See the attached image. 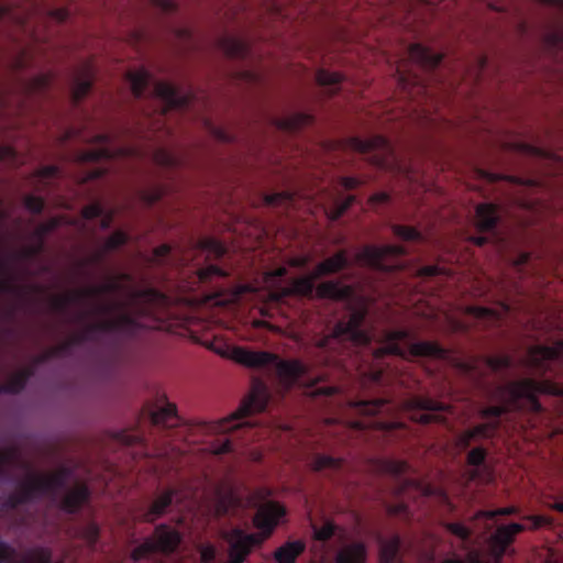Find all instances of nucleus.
Masks as SVG:
<instances>
[{
    "label": "nucleus",
    "instance_id": "f257e3e1",
    "mask_svg": "<svg viewBox=\"0 0 563 563\" xmlns=\"http://www.w3.org/2000/svg\"><path fill=\"white\" fill-rule=\"evenodd\" d=\"M539 394L563 396V386L549 379L539 382L533 378H523L498 385L493 393V397L500 400V404L483 407L479 410V417L483 419H500L521 399L528 401L532 411L541 412L542 405L538 399Z\"/></svg>",
    "mask_w": 563,
    "mask_h": 563
},
{
    "label": "nucleus",
    "instance_id": "f03ea898",
    "mask_svg": "<svg viewBox=\"0 0 563 563\" xmlns=\"http://www.w3.org/2000/svg\"><path fill=\"white\" fill-rule=\"evenodd\" d=\"M269 401V393L266 385L260 380L252 384L250 394L242 400L239 408L228 418L218 421H201L197 427L207 434H224L232 432L234 434L244 431L245 441H253L256 437L255 423L246 420L251 415L262 412L266 409Z\"/></svg>",
    "mask_w": 563,
    "mask_h": 563
},
{
    "label": "nucleus",
    "instance_id": "7ed1b4c3",
    "mask_svg": "<svg viewBox=\"0 0 563 563\" xmlns=\"http://www.w3.org/2000/svg\"><path fill=\"white\" fill-rule=\"evenodd\" d=\"M73 474V468L65 465L47 475L33 474L44 496L49 497L68 515L78 514L90 498V489L86 483L76 482L73 487L67 486Z\"/></svg>",
    "mask_w": 563,
    "mask_h": 563
},
{
    "label": "nucleus",
    "instance_id": "20e7f679",
    "mask_svg": "<svg viewBox=\"0 0 563 563\" xmlns=\"http://www.w3.org/2000/svg\"><path fill=\"white\" fill-rule=\"evenodd\" d=\"M284 515V507L277 503L272 501L261 506L253 519L254 526L261 531L260 534L246 533L240 528H234L224 534V539L229 543V556L245 561L252 550L261 545L273 533Z\"/></svg>",
    "mask_w": 563,
    "mask_h": 563
},
{
    "label": "nucleus",
    "instance_id": "39448f33",
    "mask_svg": "<svg viewBox=\"0 0 563 563\" xmlns=\"http://www.w3.org/2000/svg\"><path fill=\"white\" fill-rule=\"evenodd\" d=\"M382 346L373 351L375 360L386 355H395L401 358L408 357H432L445 358L448 351L437 342L413 341V334L409 329L385 330L380 336Z\"/></svg>",
    "mask_w": 563,
    "mask_h": 563
},
{
    "label": "nucleus",
    "instance_id": "423d86ee",
    "mask_svg": "<svg viewBox=\"0 0 563 563\" xmlns=\"http://www.w3.org/2000/svg\"><path fill=\"white\" fill-rule=\"evenodd\" d=\"M232 358L249 368L269 367L278 382L286 390L290 389L305 374L306 368L298 360H282L277 354L266 351H252L245 347H235Z\"/></svg>",
    "mask_w": 563,
    "mask_h": 563
},
{
    "label": "nucleus",
    "instance_id": "0eeeda50",
    "mask_svg": "<svg viewBox=\"0 0 563 563\" xmlns=\"http://www.w3.org/2000/svg\"><path fill=\"white\" fill-rule=\"evenodd\" d=\"M367 310L354 307L343 316L334 325L332 332L320 338L317 345L327 351H338L340 346H367L373 335L364 328Z\"/></svg>",
    "mask_w": 563,
    "mask_h": 563
},
{
    "label": "nucleus",
    "instance_id": "6e6552de",
    "mask_svg": "<svg viewBox=\"0 0 563 563\" xmlns=\"http://www.w3.org/2000/svg\"><path fill=\"white\" fill-rule=\"evenodd\" d=\"M318 278L314 277V271L309 275L291 278L288 283V294L308 299L317 297L332 300H347L352 296V288L338 280H328L316 286Z\"/></svg>",
    "mask_w": 563,
    "mask_h": 563
},
{
    "label": "nucleus",
    "instance_id": "1a4fd4ad",
    "mask_svg": "<svg viewBox=\"0 0 563 563\" xmlns=\"http://www.w3.org/2000/svg\"><path fill=\"white\" fill-rule=\"evenodd\" d=\"M181 542L180 532L166 525L156 526L152 537L146 538L140 545L135 547L131 552V560L140 562L147 559L152 554H172Z\"/></svg>",
    "mask_w": 563,
    "mask_h": 563
},
{
    "label": "nucleus",
    "instance_id": "9d476101",
    "mask_svg": "<svg viewBox=\"0 0 563 563\" xmlns=\"http://www.w3.org/2000/svg\"><path fill=\"white\" fill-rule=\"evenodd\" d=\"M402 245H365L355 256L356 262L373 269L389 273L404 268L401 257L406 254Z\"/></svg>",
    "mask_w": 563,
    "mask_h": 563
},
{
    "label": "nucleus",
    "instance_id": "9b49d317",
    "mask_svg": "<svg viewBox=\"0 0 563 563\" xmlns=\"http://www.w3.org/2000/svg\"><path fill=\"white\" fill-rule=\"evenodd\" d=\"M555 362H563V340L553 345H533L528 350L525 358L526 365L537 375L543 376L552 372Z\"/></svg>",
    "mask_w": 563,
    "mask_h": 563
},
{
    "label": "nucleus",
    "instance_id": "f8f14e48",
    "mask_svg": "<svg viewBox=\"0 0 563 563\" xmlns=\"http://www.w3.org/2000/svg\"><path fill=\"white\" fill-rule=\"evenodd\" d=\"M184 498L181 487L166 488L148 506L141 508L137 517L142 522L153 523L165 516L172 506L179 505Z\"/></svg>",
    "mask_w": 563,
    "mask_h": 563
},
{
    "label": "nucleus",
    "instance_id": "ddd939ff",
    "mask_svg": "<svg viewBox=\"0 0 563 563\" xmlns=\"http://www.w3.org/2000/svg\"><path fill=\"white\" fill-rule=\"evenodd\" d=\"M350 146L353 151L361 154H372L369 158L372 164L379 168H386L389 164L388 158L393 154V148L389 141L382 136L375 135L369 139L351 137Z\"/></svg>",
    "mask_w": 563,
    "mask_h": 563
},
{
    "label": "nucleus",
    "instance_id": "4468645a",
    "mask_svg": "<svg viewBox=\"0 0 563 563\" xmlns=\"http://www.w3.org/2000/svg\"><path fill=\"white\" fill-rule=\"evenodd\" d=\"M142 330L141 323L128 313L114 318H107L88 325L90 334L93 332L117 333L124 339H135Z\"/></svg>",
    "mask_w": 563,
    "mask_h": 563
},
{
    "label": "nucleus",
    "instance_id": "2eb2a0df",
    "mask_svg": "<svg viewBox=\"0 0 563 563\" xmlns=\"http://www.w3.org/2000/svg\"><path fill=\"white\" fill-rule=\"evenodd\" d=\"M355 413L362 418L352 422V428L355 430L366 429H391L389 423L380 422L373 419L374 416L384 412L388 408V402L384 399L364 400L353 405Z\"/></svg>",
    "mask_w": 563,
    "mask_h": 563
},
{
    "label": "nucleus",
    "instance_id": "dca6fc26",
    "mask_svg": "<svg viewBox=\"0 0 563 563\" xmlns=\"http://www.w3.org/2000/svg\"><path fill=\"white\" fill-rule=\"evenodd\" d=\"M410 408L418 410L413 419L422 424L442 421L441 413L446 410V405L429 397L417 396L409 401Z\"/></svg>",
    "mask_w": 563,
    "mask_h": 563
},
{
    "label": "nucleus",
    "instance_id": "f3484780",
    "mask_svg": "<svg viewBox=\"0 0 563 563\" xmlns=\"http://www.w3.org/2000/svg\"><path fill=\"white\" fill-rule=\"evenodd\" d=\"M525 530L526 527L517 522L497 527L489 539L495 558L500 560L506 554L509 545L515 541L516 536Z\"/></svg>",
    "mask_w": 563,
    "mask_h": 563
},
{
    "label": "nucleus",
    "instance_id": "a211bd4d",
    "mask_svg": "<svg viewBox=\"0 0 563 563\" xmlns=\"http://www.w3.org/2000/svg\"><path fill=\"white\" fill-rule=\"evenodd\" d=\"M150 419L153 426L172 429L181 423L175 404L167 401L163 395L157 399L155 408L150 409Z\"/></svg>",
    "mask_w": 563,
    "mask_h": 563
},
{
    "label": "nucleus",
    "instance_id": "6ab92c4d",
    "mask_svg": "<svg viewBox=\"0 0 563 563\" xmlns=\"http://www.w3.org/2000/svg\"><path fill=\"white\" fill-rule=\"evenodd\" d=\"M153 93L163 102L164 111L186 109L190 102L188 95L180 93L174 85L166 81H156L153 86Z\"/></svg>",
    "mask_w": 563,
    "mask_h": 563
},
{
    "label": "nucleus",
    "instance_id": "aec40b11",
    "mask_svg": "<svg viewBox=\"0 0 563 563\" xmlns=\"http://www.w3.org/2000/svg\"><path fill=\"white\" fill-rule=\"evenodd\" d=\"M41 487L37 485V482L33 474H31L26 481L22 482L16 492L12 493L8 497V505L11 508H16L18 506L31 503L40 497H43Z\"/></svg>",
    "mask_w": 563,
    "mask_h": 563
},
{
    "label": "nucleus",
    "instance_id": "412c9836",
    "mask_svg": "<svg viewBox=\"0 0 563 563\" xmlns=\"http://www.w3.org/2000/svg\"><path fill=\"white\" fill-rule=\"evenodd\" d=\"M350 258L346 251L341 250L334 255L320 262L314 268V277H322L332 274H336L347 267H350Z\"/></svg>",
    "mask_w": 563,
    "mask_h": 563
},
{
    "label": "nucleus",
    "instance_id": "4be33fe9",
    "mask_svg": "<svg viewBox=\"0 0 563 563\" xmlns=\"http://www.w3.org/2000/svg\"><path fill=\"white\" fill-rule=\"evenodd\" d=\"M411 60L426 69L437 68L443 60V55L432 52L421 44H412L408 51Z\"/></svg>",
    "mask_w": 563,
    "mask_h": 563
},
{
    "label": "nucleus",
    "instance_id": "5701e85b",
    "mask_svg": "<svg viewBox=\"0 0 563 563\" xmlns=\"http://www.w3.org/2000/svg\"><path fill=\"white\" fill-rule=\"evenodd\" d=\"M477 225L481 232H493L498 223V208L494 203H481L476 208Z\"/></svg>",
    "mask_w": 563,
    "mask_h": 563
},
{
    "label": "nucleus",
    "instance_id": "b1692460",
    "mask_svg": "<svg viewBox=\"0 0 563 563\" xmlns=\"http://www.w3.org/2000/svg\"><path fill=\"white\" fill-rule=\"evenodd\" d=\"M312 121V115L305 112H296L283 118H275L274 124L278 130L296 132L307 125H310Z\"/></svg>",
    "mask_w": 563,
    "mask_h": 563
},
{
    "label": "nucleus",
    "instance_id": "393cba45",
    "mask_svg": "<svg viewBox=\"0 0 563 563\" xmlns=\"http://www.w3.org/2000/svg\"><path fill=\"white\" fill-rule=\"evenodd\" d=\"M305 550L306 543L302 540L287 541L275 550L274 559L277 563H296Z\"/></svg>",
    "mask_w": 563,
    "mask_h": 563
},
{
    "label": "nucleus",
    "instance_id": "a878e982",
    "mask_svg": "<svg viewBox=\"0 0 563 563\" xmlns=\"http://www.w3.org/2000/svg\"><path fill=\"white\" fill-rule=\"evenodd\" d=\"M366 547L362 542H353L343 547L335 556L336 563H364L366 560Z\"/></svg>",
    "mask_w": 563,
    "mask_h": 563
},
{
    "label": "nucleus",
    "instance_id": "bb28decb",
    "mask_svg": "<svg viewBox=\"0 0 563 563\" xmlns=\"http://www.w3.org/2000/svg\"><path fill=\"white\" fill-rule=\"evenodd\" d=\"M401 540L395 534L389 539L379 540V563H401L399 560V550Z\"/></svg>",
    "mask_w": 563,
    "mask_h": 563
},
{
    "label": "nucleus",
    "instance_id": "cd10ccee",
    "mask_svg": "<svg viewBox=\"0 0 563 563\" xmlns=\"http://www.w3.org/2000/svg\"><path fill=\"white\" fill-rule=\"evenodd\" d=\"M34 369L25 367L10 376V378L0 387V391L4 394H19L21 393L29 379L33 376Z\"/></svg>",
    "mask_w": 563,
    "mask_h": 563
},
{
    "label": "nucleus",
    "instance_id": "c85d7f7f",
    "mask_svg": "<svg viewBox=\"0 0 563 563\" xmlns=\"http://www.w3.org/2000/svg\"><path fill=\"white\" fill-rule=\"evenodd\" d=\"M224 54L231 58H246L251 52L250 45L242 38L224 36L220 42Z\"/></svg>",
    "mask_w": 563,
    "mask_h": 563
},
{
    "label": "nucleus",
    "instance_id": "c756f323",
    "mask_svg": "<svg viewBox=\"0 0 563 563\" xmlns=\"http://www.w3.org/2000/svg\"><path fill=\"white\" fill-rule=\"evenodd\" d=\"M93 74L90 66H86L84 74L76 77L71 87V97L75 103H79L91 90Z\"/></svg>",
    "mask_w": 563,
    "mask_h": 563
},
{
    "label": "nucleus",
    "instance_id": "7c9ffc66",
    "mask_svg": "<svg viewBox=\"0 0 563 563\" xmlns=\"http://www.w3.org/2000/svg\"><path fill=\"white\" fill-rule=\"evenodd\" d=\"M128 241L129 236L125 232L115 231L106 240L103 246L91 256L90 262L93 264L101 263L104 260L106 254L108 252H112L120 249L121 246L126 244Z\"/></svg>",
    "mask_w": 563,
    "mask_h": 563
},
{
    "label": "nucleus",
    "instance_id": "2f4dec72",
    "mask_svg": "<svg viewBox=\"0 0 563 563\" xmlns=\"http://www.w3.org/2000/svg\"><path fill=\"white\" fill-rule=\"evenodd\" d=\"M317 82L327 89L329 95H335L341 89L344 76L340 73L319 69L316 74Z\"/></svg>",
    "mask_w": 563,
    "mask_h": 563
},
{
    "label": "nucleus",
    "instance_id": "473e14b6",
    "mask_svg": "<svg viewBox=\"0 0 563 563\" xmlns=\"http://www.w3.org/2000/svg\"><path fill=\"white\" fill-rule=\"evenodd\" d=\"M128 80L131 86L132 93L135 98L141 99L145 96L151 82V75L145 69L130 71Z\"/></svg>",
    "mask_w": 563,
    "mask_h": 563
},
{
    "label": "nucleus",
    "instance_id": "72a5a7b5",
    "mask_svg": "<svg viewBox=\"0 0 563 563\" xmlns=\"http://www.w3.org/2000/svg\"><path fill=\"white\" fill-rule=\"evenodd\" d=\"M488 452L483 446H475L470 450L466 456L467 465L472 466L473 470L470 472L471 479H478L482 476V470L485 465Z\"/></svg>",
    "mask_w": 563,
    "mask_h": 563
},
{
    "label": "nucleus",
    "instance_id": "f704fd0d",
    "mask_svg": "<svg viewBox=\"0 0 563 563\" xmlns=\"http://www.w3.org/2000/svg\"><path fill=\"white\" fill-rule=\"evenodd\" d=\"M81 214L86 220L101 218L100 225L102 229H108L113 220V213L111 211H106L103 206L99 202H93L84 207Z\"/></svg>",
    "mask_w": 563,
    "mask_h": 563
},
{
    "label": "nucleus",
    "instance_id": "c9c22d12",
    "mask_svg": "<svg viewBox=\"0 0 563 563\" xmlns=\"http://www.w3.org/2000/svg\"><path fill=\"white\" fill-rule=\"evenodd\" d=\"M343 466V460L325 454H316L311 461V468L314 472L336 473Z\"/></svg>",
    "mask_w": 563,
    "mask_h": 563
},
{
    "label": "nucleus",
    "instance_id": "e433bc0d",
    "mask_svg": "<svg viewBox=\"0 0 563 563\" xmlns=\"http://www.w3.org/2000/svg\"><path fill=\"white\" fill-rule=\"evenodd\" d=\"M486 426L476 424L473 428L466 429L457 437V444L461 449L465 450L471 446L472 442L478 439H487L485 435Z\"/></svg>",
    "mask_w": 563,
    "mask_h": 563
},
{
    "label": "nucleus",
    "instance_id": "4c0bfd02",
    "mask_svg": "<svg viewBox=\"0 0 563 563\" xmlns=\"http://www.w3.org/2000/svg\"><path fill=\"white\" fill-rule=\"evenodd\" d=\"M443 527L451 534L456 537L464 544L465 549H468L471 545V539L473 531L471 528L466 527L461 522H443Z\"/></svg>",
    "mask_w": 563,
    "mask_h": 563
},
{
    "label": "nucleus",
    "instance_id": "58836bf2",
    "mask_svg": "<svg viewBox=\"0 0 563 563\" xmlns=\"http://www.w3.org/2000/svg\"><path fill=\"white\" fill-rule=\"evenodd\" d=\"M84 296L81 290L74 291L71 294L63 295V296H56L52 299V308L57 312H65L67 308L74 303L82 301Z\"/></svg>",
    "mask_w": 563,
    "mask_h": 563
},
{
    "label": "nucleus",
    "instance_id": "ea45409f",
    "mask_svg": "<svg viewBox=\"0 0 563 563\" xmlns=\"http://www.w3.org/2000/svg\"><path fill=\"white\" fill-rule=\"evenodd\" d=\"M200 247L208 257L221 258L227 253V246L213 238L203 239L200 242Z\"/></svg>",
    "mask_w": 563,
    "mask_h": 563
},
{
    "label": "nucleus",
    "instance_id": "a19ab883",
    "mask_svg": "<svg viewBox=\"0 0 563 563\" xmlns=\"http://www.w3.org/2000/svg\"><path fill=\"white\" fill-rule=\"evenodd\" d=\"M115 282H107L101 285L91 286L81 290L84 299H96L103 295L111 294L118 289Z\"/></svg>",
    "mask_w": 563,
    "mask_h": 563
},
{
    "label": "nucleus",
    "instance_id": "79ce46f5",
    "mask_svg": "<svg viewBox=\"0 0 563 563\" xmlns=\"http://www.w3.org/2000/svg\"><path fill=\"white\" fill-rule=\"evenodd\" d=\"M487 366L494 372L509 369L514 365V360L508 354L492 355L486 358Z\"/></svg>",
    "mask_w": 563,
    "mask_h": 563
},
{
    "label": "nucleus",
    "instance_id": "37998d69",
    "mask_svg": "<svg viewBox=\"0 0 563 563\" xmlns=\"http://www.w3.org/2000/svg\"><path fill=\"white\" fill-rule=\"evenodd\" d=\"M393 233L404 241H422V233L413 227L401 224L393 225Z\"/></svg>",
    "mask_w": 563,
    "mask_h": 563
},
{
    "label": "nucleus",
    "instance_id": "c03bdc74",
    "mask_svg": "<svg viewBox=\"0 0 563 563\" xmlns=\"http://www.w3.org/2000/svg\"><path fill=\"white\" fill-rule=\"evenodd\" d=\"M154 162L157 165L166 168H174L180 164L179 158L176 155L164 148H158L155 151Z\"/></svg>",
    "mask_w": 563,
    "mask_h": 563
},
{
    "label": "nucleus",
    "instance_id": "a18cd8bd",
    "mask_svg": "<svg viewBox=\"0 0 563 563\" xmlns=\"http://www.w3.org/2000/svg\"><path fill=\"white\" fill-rule=\"evenodd\" d=\"M336 529V525L332 521H325L321 527L312 525L313 538L317 541L327 542L335 534Z\"/></svg>",
    "mask_w": 563,
    "mask_h": 563
},
{
    "label": "nucleus",
    "instance_id": "49530a36",
    "mask_svg": "<svg viewBox=\"0 0 563 563\" xmlns=\"http://www.w3.org/2000/svg\"><path fill=\"white\" fill-rule=\"evenodd\" d=\"M383 470L386 473L399 478L408 472L409 465L405 461L387 460L383 463Z\"/></svg>",
    "mask_w": 563,
    "mask_h": 563
},
{
    "label": "nucleus",
    "instance_id": "de8ad7c7",
    "mask_svg": "<svg viewBox=\"0 0 563 563\" xmlns=\"http://www.w3.org/2000/svg\"><path fill=\"white\" fill-rule=\"evenodd\" d=\"M199 279L202 282V283H207L211 279H213L214 277L217 278H224L228 276V273L219 267L218 265H214V264H210V265H207L206 267H202L201 269H199Z\"/></svg>",
    "mask_w": 563,
    "mask_h": 563
},
{
    "label": "nucleus",
    "instance_id": "09e8293b",
    "mask_svg": "<svg viewBox=\"0 0 563 563\" xmlns=\"http://www.w3.org/2000/svg\"><path fill=\"white\" fill-rule=\"evenodd\" d=\"M59 175V168L55 165H48L40 168L35 174V179L40 185H46Z\"/></svg>",
    "mask_w": 563,
    "mask_h": 563
},
{
    "label": "nucleus",
    "instance_id": "8fccbe9b",
    "mask_svg": "<svg viewBox=\"0 0 563 563\" xmlns=\"http://www.w3.org/2000/svg\"><path fill=\"white\" fill-rule=\"evenodd\" d=\"M234 504V497L232 494H219L216 504V514L219 517L228 515L230 508Z\"/></svg>",
    "mask_w": 563,
    "mask_h": 563
},
{
    "label": "nucleus",
    "instance_id": "3c124183",
    "mask_svg": "<svg viewBox=\"0 0 563 563\" xmlns=\"http://www.w3.org/2000/svg\"><path fill=\"white\" fill-rule=\"evenodd\" d=\"M59 225V220L57 218H53L46 222L38 224L34 230V236L37 241L44 242V239L47 234L54 231Z\"/></svg>",
    "mask_w": 563,
    "mask_h": 563
},
{
    "label": "nucleus",
    "instance_id": "603ef678",
    "mask_svg": "<svg viewBox=\"0 0 563 563\" xmlns=\"http://www.w3.org/2000/svg\"><path fill=\"white\" fill-rule=\"evenodd\" d=\"M520 509L516 506L503 507L495 510H484L481 511L479 515L488 520H493L498 516H514L518 515Z\"/></svg>",
    "mask_w": 563,
    "mask_h": 563
},
{
    "label": "nucleus",
    "instance_id": "864d4df0",
    "mask_svg": "<svg viewBox=\"0 0 563 563\" xmlns=\"http://www.w3.org/2000/svg\"><path fill=\"white\" fill-rule=\"evenodd\" d=\"M24 206L32 213L40 214L44 210L45 200L40 196L26 195Z\"/></svg>",
    "mask_w": 563,
    "mask_h": 563
},
{
    "label": "nucleus",
    "instance_id": "5fc2aeb1",
    "mask_svg": "<svg viewBox=\"0 0 563 563\" xmlns=\"http://www.w3.org/2000/svg\"><path fill=\"white\" fill-rule=\"evenodd\" d=\"M450 272L445 267L439 266V265H426L421 266L417 271V275L419 277H434L439 275H449Z\"/></svg>",
    "mask_w": 563,
    "mask_h": 563
},
{
    "label": "nucleus",
    "instance_id": "6e6d98bb",
    "mask_svg": "<svg viewBox=\"0 0 563 563\" xmlns=\"http://www.w3.org/2000/svg\"><path fill=\"white\" fill-rule=\"evenodd\" d=\"M470 312L479 320H489V321H496L498 320V314L496 311L486 308V307H472L470 309Z\"/></svg>",
    "mask_w": 563,
    "mask_h": 563
},
{
    "label": "nucleus",
    "instance_id": "4d7b16f0",
    "mask_svg": "<svg viewBox=\"0 0 563 563\" xmlns=\"http://www.w3.org/2000/svg\"><path fill=\"white\" fill-rule=\"evenodd\" d=\"M0 162L16 164L19 162V154L12 146L0 145Z\"/></svg>",
    "mask_w": 563,
    "mask_h": 563
},
{
    "label": "nucleus",
    "instance_id": "13d9d810",
    "mask_svg": "<svg viewBox=\"0 0 563 563\" xmlns=\"http://www.w3.org/2000/svg\"><path fill=\"white\" fill-rule=\"evenodd\" d=\"M355 197L352 195L346 196L343 200L338 202L335 210L333 211L332 219L336 220L342 217L347 209L354 203Z\"/></svg>",
    "mask_w": 563,
    "mask_h": 563
},
{
    "label": "nucleus",
    "instance_id": "bf43d9fd",
    "mask_svg": "<svg viewBox=\"0 0 563 563\" xmlns=\"http://www.w3.org/2000/svg\"><path fill=\"white\" fill-rule=\"evenodd\" d=\"M114 153L109 147H102L96 151H90L86 154V158L89 161L109 159L113 157Z\"/></svg>",
    "mask_w": 563,
    "mask_h": 563
},
{
    "label": "nucleus",
    "instance_id": "052dcab7",
    "mask_svg": "<svg viewBox=\"0 0 563 563\" xmlns=\"http://www.w3.org/2000/svg\"><path fill=\"white\" fill-rule=\"evenodd\" d=\"M164 195V191L162 188L159 187H156V188H153L151 190H147V191H144L142 192V199L144 200V202L148 206H153L154 203H156L158 200H161V198L163 197Z\"/></svg>",
    "mask_w": 563,
    "mask_h": 563
},
{
    "label": "nucleus",
    "instance_id": "680f3d73",
    "mask_svg": "<svg viewBox=\"0 0 563 563\" xmlns=\"http://www.w3.org/2000/svg\"><path fill=\"white\" fill-rule=\"evenodd\" d=\"M291 196L288 192H276L265 197V201L269 206H277L285 202H290Z\"/></svg>",
    "mask_w": 563,
    "mask_h": 563
},
{
    "label": "nucleus",
    "instance_id": "e2e57ef3",
    "mask_svg": "<svg viewBox=\"0 0 563 563\" xmlns=\"http://www.w3.org/2000/svg\"><path fill=\"white\" fill-rule=\"evenodd\" d=\"M523 519L530 521L532 525L531 528L534 530L552 523V520L549 517L540 515H527Z\"/></svg>",
    "mask_w": 563,
    "mask_h": 563
},
{
    "label": "nucleus",
    "instance_id": "0e129e2a",
    "mask_svg": "<svg viewBox=\"0 0 563 563\" xmlns=\"http://www.w3.org/2000/svg\"><path fill=\"white\" fill-rule=\"evenodd\" d=\"M85 539L90 545H95L99 539V527L90 522L85 528Z\"/></svg>",
    "mask_w": 563,
    "mask_h": 563
},
{
    "label": "nucleus",
    "instance_id": "69168bd1",
    "mask_svg": "<svg viewBox=\"0 0 563 563\" xmlns=\"http://www.w3.org/2000/svg\"><path fill=\"white\" fill-rule=\"evenodd\" d=\"M233 450L232 440L225 438L223 440H219L217 444L212 446V452L217 455L229 453Z\"/></svg>",
    "mask_w": 563,
    "mask_h": 563
},
{
    "label": "nucleus",
    "instance_id": "338daca9",
    "mask_svg": "<svg viewBox=\"0 0 563 563\" xmlns=\"http://www.w3.org/2000/svg\"><path fill=\"white\" fill-rule=\"evenodd\" d=\"M118 308L114 302H98L95 305L92 312L95 314L107 316L112 313Z\"/></svg>",
    "mask_w": 563,
    "mask_h": 563
},
{
    "label": "nucleus",
    "instance_id": "774afa93",
    "mask_svg": "<svg viewBox=\"0 0 563 563\" xmlns=\"http://www.w3.org/2000/svg\"><path fill=\"white\" fill-rule=\"evenodd\" d=\"M170 251H172V249L169 245H167V244L159 245L158 247H156L154 250V254H153L154 262L158 265H162L164 263V261L168 257Z\"/></svg>",
    "mask_w": 563,
    "mask_h": 563
}]
</instances>
